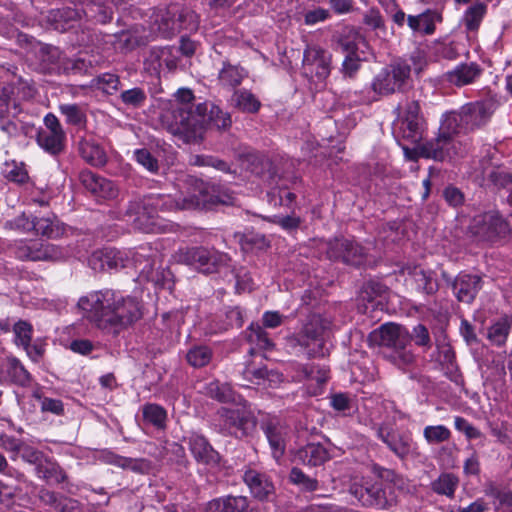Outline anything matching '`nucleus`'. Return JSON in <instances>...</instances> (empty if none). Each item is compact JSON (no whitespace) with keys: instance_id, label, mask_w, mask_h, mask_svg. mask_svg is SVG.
Returning <instances> with one entry per match:
<instances>
[{"instance_id":"obj_1","label":"nucleus","mask_w":512,"mask_h":512,"mask_svg":"<svg viewBox=\"0 0 512 512\" xmlns=\"http://www.w3.org/2000/svg\"><path fill=\"white\" fill-rule=\"evenodd\" d=\"M190 89L181 88L162 114L165 128L184 143L202 139L205 127L225 130L231 126V116L213 103H193Z\"/></svg>"},{"instance_id":"obj_2","label":"nucleus","mask_w":512,"mask_h":512,"mask_svg":"<svg viewBox=\"0 0 512 512\" xmlns=\"http://www.w3.org/2000/svg\"><path fill=\"white\" fill-rule=\"evenodd\" d=\"M210 202L205 183L189 177L177 197L166 194L147 195L141 202L131 203L127 214L129 217L135 215L132 219L135 228L145 233H157L165 231L166 228V224L158 216L159 212L206 208Z\"/></svg>"},{"instance_id":"obj_3","label":"nucleus","mask_w":512,"mask_h":512,"mask_svg":"<svg viewBox=\"0 0 512 512\" xmlns=\"http://www.w3.org/2000/svg\"><path fill=\"white\" fill-rule=\"evenodd\" d=\"M77 305L85 318L112 333H119L142 317L137 298L112 289L87 293L79 298Z\"/></svg>"},{"instance_id":"obj_4","label":"nucleus","mask_w":512,"mask_h":512,"mask_svg":"<svg viewBox=\"0 0 512 512\" xmlns=\"http://www.w3.org/2000/svg\"><path fill=\"white\" fill-rule=\"evenodd\" d=\"M370 340L390 350L387 358L396 366L404 368L414 361L410 349L411 336L409 331L398 324L386 323L371 332Z\"/></svg>"},{"instance_id":"obj_5","label":"nucleus","mask_w":512,"mask_h":512,"mask_svg":"<svg viewBox=\"0 0 512 512\" xmlns=\"http://www.w3.org/2000/svg\"><path fill=\"white\" fill-rule=\"evenodd\" d=\"M331 322L318 314H313L301 331L288 338L291 347H300L308 358L324 357L329 353L327 339Z\"/></svg>"},{"instance_id":"obj_6","label":"nucleus","mask_w":512,"mask_h":512,"mask_svg":"<svg viewBox=\"0 0 512 512\" xmlns=\"http://www.w3.org/2000/svg\"><path fill=\"white\" fill-rule=\"evenodd\" d=\"M396 61L383 68L374 78L373 90L382 95H387L400 91L410 78L412 69L415 73H420L423 69V57L420 53H415L409 60Z\"/></svg>"},{"instance_id":"obj_7","label":"nucleus","mask_w":512,"mask_h":512,"mask_svg":"<svg viewBox=\"0 0 512 512\" xmlns=\"http://www.w3.org/2000/svg\"><path fill=\"white\" fill-rule=\"evenodd\" d=\"M213 427L225 436L243 438L255 430L256 418L245 406L221 407L213 418Z\"/></svg>"},{"instance_id":"obj_8","label":"nucleus","mask_w":512,"mask_h":512,"mask_svg":"<svg viewBox=\"0 0 512 512\" xmlns=\"http://www.w3.org/2000/svg\"><path fill=\"white\" fill-rule=\"evenodd\" d=\"M14 254L21 260L61 261L76 256L69 246L61 247L38 240L20 241L14 248Z\"/></svg>"},{"instance_id":"obj_9","label":"nucleus","mask_w":512,"mask_h":512,"mask_svg":"<svg viewBox=\"0 0 512 512\" xmlns=\"http://www.w3.org/2000/svg\"><path fill=\"white\" fill-rule=\"evenodd\" d=\"M468 151V143L461 139L449 138L438 133L435 139L427 141L421 147V153L426 158L436 161L453 160L464 156Z\"/></svg>"},{"instance_id":"obj_10","label":"nucleus","mask_w":512,"mask_h":512,"mask_svg":"<svg viewBox=\"0 0 512 512\" xmlns=\"http://www.w3.org/2000/svg\"><path fill=\"white\" fill-rule=\"evenodd\" d=\"M470 231L481 241L493 242L506 236L510 228L497 211H488L473 217Z\"/></svg>"},{"instance_id":"obj_11","label":"nucleus","mask_w":512,"mask_h":512,"mask_svg":"<svg viewBox=\"0 0 512 512\" xmlns=\"http://www.w3.org/2000/svg\"><path fill=\"white\" fill-rule=\"evenodd\" d=\"M331 54L318 45H307L303 54L304 74L316 81H324L331 72Z\"/></svg>"},{"instance_id":"obj_12","label":"nucleus","mask_w":512,"mask_h":512,"mask_svg":"<svg viewBox=\"0 0 512 512\" xmlns=\"http://www.w3.org/2000/svg\"><path fill=\"white\" fill-rule=\"evenodd\" d=\"M182 258L187 264L206 274L217 272L229 261L227 254L203 247L187 249Z\"/></svg>"},{"instance_id":"obj_13","label":"nucleus","mask_w":512,"mask_h":512,"mask_svg":"<svg viewBox=\"0 0 512 512\" xmlns=\"http://www.w3.org/2000/svg\"><path fill=\"white\" fill-rule=\"evenodd\" d=\"M13 95V86L0 87V129L9 136L17 134L18 124L14 119L21 112L20 105Z\"/></svg>"},{"instance_id":"obj_14","label":"nucleus","mask_w":512,"mask_h":512,"mask_svg":"<svg viewBox=\"0 0 512 512\" xmlns=\"http://www.w3.org/2000/svg\"><path fill=\"white\" fill-rule=\"evenodd\" d=\"M327 255L333 260H341L351 265H360L364 261L365 250L352 240L335 239L328 244Z\"/></svg>"},{"instance_id":"obj_15","label":"nucleus","mask_w":512,"mask_h":512,"mask_svg":"<svg viewBox=\"0 0 512 512\" xmlns=\"http://www.w3.org/2000/svg\"><path fill=\"white\" fill-rule=\"evenodd\" d=\"M31 374L24 367L22 362L13 355L1 358L0 362V384H15L27 387L31 383Z\"/></svg>"},{"instance_id":"obj_16","label":"nucleus","mask_w":512,"mask_h":512,"mask_svg":"<svg viewBox=\"0 0 512 512\" xmlns=\"http://www.w3.org/2000/svg\"><path fill=\"white\" fill-rule=\"evenodd\" d=\"M80 181L85 189L97 200H111L118 195V188L111 180L101 177L92 171H82L80 173Z\"/></svg>"},{"instance_id":"obj_17","label":"nucleus","mask_w":512,"mask_h":512,"mask_svg":"<svg viewBox=\"0 0 512 512\" xmlns=\"http://www.w3.org/2000/svg\"><path fill=\"white\" fill-rule=\"evenodd\" d=\"M262 429L269 442L273 458L279 461L284 455L286 446L287 427L278 417H268L262 423Z\"/></svg>"},{"instance_id":"obj_18","label":"nucleus","mask_w":512,"mask_h":512,"mask_svg":"<svg viewBox=\"0 0 512 512\" xmlns=\"http://www.w3.org/2000/svg\"><path fill=\"white\" fill-rule=\"evenodd\" d=\"M125 252L115 248H104L94 251L88 258V265L94 271H106L125 267L127 265Z\"/></svg>"},{"instance_id":"obj_19","label":"nucleus","mask_w":512,"mask_h":512,"mask_svg":"<svg viewBox=\"0 0 512 512\" xmlns=\"http://www.w3.org/2000/svg\"><path fill=\"white\" fill-rule=\"evenodd\" d=\"M402 272L405 275L406 285L426 294H434L438 290V283L432 271L425 270L421 266H408Z\"/></svg>"},{"instance_id":"obj_20","label":"nucleus","mask_w":512,"mask_h":512,"mask_svg":"<svg viewBox=\"0 0 512 512\" xmlns=\"http://www.w3.org/2000/svg\"><path fill=\"white\" fill-rule=\"evenodd\" d=\"M351 492L363 506L383 508L387 500L380 482L365 485L353 484Z\"/></svg>"},{"instance_id":"obj_21","label":"nucleus","mask_w":512,"mask_h":512,"mask_svg":"<svg viewBox=\"0 0 512 512\" xmlns=\"http://www.w3.org/2000/svg\"><path fill=\"white\" fill-rule=\"evenodd\" d=\"M481 277L460 273L453 282V291L460 302L471 303L482 287Z\"/></svg>"},{"instance_id":"obj_22","label":"nucleus","mask_w":512,"mask_h":512,"mask_svg":"<svg viewBox=\"0 0 512 512\" xmlns=\"http://www.w3.org/2000/svg\"><path fill=\"white\" fill-rule=\"evenodd\" d=\"M461 117V123L465 130H472L484 124L489 117V113L484 102H474L464 105L458 111Z\"/></svg>"},{"instance_id":"obj_23","label":"nucleus","mask_w":512,"mask_h":512,"mask_svg":"<svg viewBox=\"0 0 512 512\" xmlns=\"http://www.w3.org/2000/svg\"><path fill=\"white\" fill-rule=\"evenodd\" d=\"M378 437L400 458H405L413 447L412 438L407 434H396L384 427L378 429Z\"/></svg>"},{"instance_id":"obj_24","label":"nucleus","mask_w":512,"mask_h":512,"mask_svg":"<svg viewBox=\"0 0 512 512\" xmlns=\"http://www.w3.org/2000/svg\"><path fill=\"white\" fill-rule=\"evenodd\" d=\"M244 481L252 495L260 500L267 499L274 491V486L268 477L256 470H247L244 474Z\"/></svg>"},{"instance_id":"obj_25","label":"nucleus","mask_w":512,"mask_h":512,"mask_svg":"<svg viewBox=\"0 0 512 512\" xmlns=\"http://www.w3.org/2000/svg\"><path fill=\"white\" fill-rule=\"evenodd\" d=\"M190 451L199 462L210 463L218 459V453L202 434L192 432L188 437Z\"/></svg>"},{"instance_id":"obj_26","label":"nucleus","mask_w":512,"mask_h":512,"mask_svg":"<svg viewBox=\"0 0 512 512\" xmlns=\"http://www.w3.org/2000/svg\"><path fill=\"white\" fill-rule=\"evenodd\" d=\"M482 74L481 67L476 63H464L457 65L446 75L447 81L456 86H464L473 83Z\"/></svg>"},{"instance_id":"obj_27","label":"nucleus","mask_w":512,"mask_h":512,"mask_svg":"<svg viewBox=\"0 0 512 512\" xmlns=\"http://www.w3.org/2000/svg\"><path fill=\"white\" fill-rule=\"evenodd\" d=\"M248 499L244 496H228L213 499L207 503L206 512H245Z\"/></svg>"},{"instance_id":"obj_28","label":"nucleus","mask_w":512,"mask_h":512,"mask_svg":"<svg viewBox=\"0 0 512 512\" xmlns=\"http://www.w3.org/2000/svg\"><path fill=\"white\" fill-rule=\"evenodd\" d=\"M65 140L64 131L39 130L36 136L37 144L51 155H57L63 151Z\"/></svg>"},{"instance_id":"obj_29","label":"nucleus","mask_w":512,"mask_h":512,"mask_svg":"<svg viewBox=\"0 0 512 512\" xmlns=\"http://www.w3.org/2000/svg\"><path fill=\"white\" fill-rule=\"evenodd\" d=\"M296 459L304 465L319 466L329 459V453L323 445L309 443L297 451Z\"/></svg>"},{"instance_id":"obj_30","label":"nucleus","mask_w":512,"mask_h":512,"mask_svg":"<svg viewBox=\"0 0 512 512\" xmlns=\"http://www.w3.org/2000/svg\"><path fill=\"white\" fill-rule=\"evenodd\" d=\"M441 21V16L436 11H426L417 16H408V26L416 32L427 35L433 34L435 31V23Z\"/></svg>"},{"instance_id":"obj_31","label":"nucleus","mask_w":512,"mask_h":512,"mask_svg":"<svg viewBox=\"0 0 512 512\" xmlns=\"http://www.w3.org/2000/svg\"><path fill=\"white\" fill-rule=\"evenodd\" d=\"M178 24H176L175 21H172V23H165V27H159V30L163 33H169L176 29H186L188 31H195L198 28L199 25V16L193 11L188 8L182 9L179 12L178 16Z\"/></svg>"},{"instance_id":"obj_32","label":"nucleus","mask_w":512,"mask_h":512,"mask_svg":"<svg viewBox=\"0 0 512 512\" xmlns=\"http://www.w3.org/2000/svg\"><path fill=\"white\" fill-rule=\"evenodd\" d=\"M39 498L44 504L52 506L57 512H72L77 508L76 500L66 498L47 489L40 490Z\"/></svg>"},{"instance_id":"obj_33","label":"nucleus","mask_w":512,"mask_h":512,"mask_svg":"<svg viewBox=\"0 0 512 512\" xmlns=\"http://www.w3.org/2000/svg\"><path fill=\"white\" fill-rule=\"evenodd\" d=\"M79 152L82 158L93 166H102L106 163L104 150L91 140H81L79 142Z\"/></svg>"},{"instance_id":"obj_34","label":"nucleus","mask_w":512,"mask_h":512,"mask_svg":"<svg viewBox=\"0 0 512 512\" xmlns=\"http://www.w3.org/2000/svg\"><path fill=\"white\" fill-rule=\"evenodd\" d=\"M179 49L175 47L154 48L151 52L152 61L157 63L160 70L167 69L169 71L176 68L178 63Z\"/></svg>"},{"instance_id":"obj_35","label":"nucleus","mask_w":512,"mask_h":512,"mask_svg":"<svg viewBox=\"0 0 512 512\" xmlns=\"http://www.w3.org/2000/svg\"><path fill=\"white\" fill-rule=\"evenodd\" d=\"M462 131H466L458 111L447 112L443 115L439 133L449 138L460 139Z\"/></svg>"},{"instance_id":"obj_36","label":"nucleus","mask_w":512,"mask_h":512,"mask_svg":"<svg viewBox=\"0 0 512 512\" xmlns=\"http://www.w3.org/2000/svg\"><path fill=\"white\" fill-rule=\"evenodd\" d=\"M36 475L38 478L46 481H54L56 483H63L67 479L64 470L55 462L44 459L37 467H35Z\"/></svg>"},{"instance_id":"obj_37","label":"nucleus","mask_w":512,"mask_h":512,"mask_svg":"<svg viewBox=\"0 0 512 512\" xmlns=\"http://www.w3.org/2000/svg\"><path fill=\"white\" fill-rule=\"evenodd\" d=\"M297 368L298 371L294 377L298 381H315L318 385H323L329 379V370L325 366L298 365Z\"/></svg>"},{"instance_id":"obj_38","label":"nucleus","mask_w":512,"mask_h":512,"mask_svg":"<svg viewBox=\"0 0 512 512\" xmlns=\"http://www.w3.org/2000/svg\"><path fill=\"white\" fill-rule=\"evenodd\" d=\"M247 340L255 347H251L249 352L253 354L255 348L260 350H271L274 346L271 339L268 337L267 332L259 324H251L247 330Z\"/></svg>"},{"instance_id":"obj_39","label":"nucleus","mask_w":512,"mask_h":512,"mask_svg":"<svg viewBox=\"0 0 512 512\" xmlns=\"http://www.w3.org/2000/svg\"><path fill=\"white\" fill-rule=\"evenodd\" d=\"M236 108L245 113H256L261 107L258 98L249 90H236L232 96Z\"/></svg>"},{"instance_id":"obj_40","label":"nucleus","mask_w":512,"mask_h":512,"mask_svg":"<svg viewBox=\"0 0 512 512\" xmlns=\"http://www.w3.org/2000/svg\"><path fill=\"white\" fill-rule=\"evenodd\" d=\"M459 479L452 473H442L431 483V489L438 495L453 498L458 487Z\"/></svg>"},{"instance_id":"obj_41","label":"nucleus","mask_w":512,"mask_h":512,"mask_svg":"<svg viewBox=\"0 0 512 512\" xmlns=\"http://www.w3.org/2000/svg\"><path fill=\"white\" fill-rule=\"evenodd\" d=\"M487 12L484 3H475L464 13L463 24L468 32H476Z\"/></svg>"},{"instance_id":"obj_42","label":"nucleus","mask_w":512,"mask_h":512,"mask_svg":"<svg viewBox=\"0 0 512 512\" xmlns=\"http://www.w3.org/2000/svg\"><path fill=\"white\" fill-rule=\"evenodd\" d=\"M59 111L70 125L82 127L86 124L87 117L85 109L77 104H61Z\"/></svg>"},{"instance_id":"obj_43","label":"nucleus","mask_w":512,"mask_h":512,"mask_svg":"<svg viewBox=\"0 0 512 512\" xmlns=\"http://www.w3.org/2000/svg\"><path fill=\"white\" fill-rule=\"evenodd\" d=\"M246 75L244 69L239 66L224 64L219 72V80L225 86L235 87L241 84Z\"/></svg>"},{"instance_id":"obj_44","label":"nucleus","mask_w":512,"mask_h":512,"mask_svg":"<svg viewBox=\"0 0 512 512\" xmlns=\"http://www.w3.org/2000/svg\"><path fill=\"white\" fill-rule=\"evenodd\" d=\"M119 77L111 73H103L91 80L89 87L99 89L106 94H113L119 89Z\"/></svg>"},{"instance_id":"obj_45","label":"nucleus","mask_w":512,"mask_h":512,"mask_svg":"<svg viewBox=\"0 0 512 512\" xmlns=\"http://www.w3.org/2000/svg\"><path fill=\"white\" fill-rule=\"evenodd\" d=\"M12 331L14 334L13 342L17 347L23 348L32 341L34 329L31 323L18 320L14 323Z\"/></svg>"},{"instance_id":"obj_46","label":"nucleus","mask_w":512,"mask_h":512,"mask_svg":"<svg viewBox=\"0 0 512 512\" xmlns=\"http://www.w3.org/2000/svg\"><path fill=\"white\" fill-rule=\"evenodd\" d=\"M509 330L508 319L501 318L489 327L487 337L493 344L500 346L506 342Z\"/></svg>"},{"instance_id":"obj_47","label":"nucleus","mask_w":512,"mask_h":512,"mask_svg":"<svg viewBox=\"0 0 512 512\" xmlns=\"http://www.w3.org/2000/svg\"><path fill=\"white\" fill-rule=\"evenodd\" d=\"M143 418L148 423L157 428H163L167 418V413L163 407L157 404H146L142 409Z\"/></svg>"},{"instance_id":"obj_48","label":"nucleus","mask_w":512,"mask_h":512,"mask_svg":"<svg viewBox=\"0 0 512 512\" xmlns=\"http://www.w3.org/2000/svg\"><path fill=\"white\" fill-rule=\"evenodd\" d=\"M245 374L247 377L251 375L253 379H255V383L257 385L271 387L273 384L279 383L281 381V374L275 371H268L266 368H259L256 370L246 368Z\"/></svg>"},{"instance_id":"obj_49","label":"nucleus","mask_w":512,"mask_h":512,"mask_svg":"<svg viewBox=\"0 0 512 512\" xmlns=\"http://www.w3.org/2000/svg\"><path fill=\"white\" fill-rule=\"evenodd\" d=\"M423 436L430 445H436L448 441L451 431L444 425H429L423 430Z\"/></svg>"},{"instance_id":"obj_50","label":"nucleus","mask_w":512,"mask_h":512,"mask_svg":"<svg viewBox=\"0 0 512 512\" xmlns=\"http://www.w3.org/2000/svg\"><path fill=\"white\" fill-rule=\"evenodd\" d=\"M398 134L409 142L416 143L422 137V122L400 120Z\"/></svg>"},{"instance_id":"obj_51","label":"nucleus","mask_w":512,"mask_h":512,"mask_svg":"<svg viewBox=\"0 0 512 512\" xmlns=\"http://www.w3.org/2000/svg\"><path fill=\"white\" fill-rule=\"evenodd\" d=\"M341 45L348 52L342 63V72L344 76L352 77L360 67V60L355 54V44L342 42Z\"/></svg>"},{"instance_id":"obj_52","label":"nucleus","mask_w":512,"mask_h":512,"mask_svg":"<svg viewBox=\"0 0 512 512\" xmlns=\"http://www.w3.org/2000/svg\"><path fill=\"white\" fill-rule=\"evenodd\" d=\"M53 19L56 21V29L66 30L73 27L71 22L81 18V12L73 8H65L52 12Z\"/></svg>"},{"instance_id":"obj_53","label":"nucleus","mask_w":512,"mask_h":512,"mask_svg":"<svg viewBox=\"0 0 512 512\" xmlns=\"http://www.w3.org/2000/svg\"><path fill=\"white\" fill-rule=\"evenodd\" d=\"M211 358L212 352L206 346H195L186 355L188 363L193 367H203L210 362Z\"/></svg>"},{"instance_id":"obj_54","label":"nucleus","mask_w":512,"mask_h":512,"mask_svg":"<svg viewBox=\"0 0 512 512\" xmlns=\"http://www.w3.org/2000/svg\"><path fill=\"white\" fill-rule=\"evenodd\" d=\"M33 216L23 212L14 219L8 220L4 224V228L7 230H13L20 233L31 232L33 225Z\"/></svg>"},{"instance_id":"obj_55","label":"nucleus","mask_w":512,"mask_h":512,"mask_svg":"<svg viewBox=\"0 0 512 512\" xmlns=\"http://www.w3.org/2000/svg\"><path fill=\"white\" fill-rule=\"evenodd\" d=\"M134 158L141 166L151 173H157L159 170L158 160L145 148L136 149Z\"/></svg>"},{"instance_id":"obj_56","label":"nucleus","mask_w":512,"mask_h":512,"mask_svg":"<svg viewBox=\"0 0 512 512\" xmlns=\"http://www.w3.org/2000/svg\"><path fill=\"white\" fill-rule=\"evenodd\" d=\"M22 441L15 436L5 433L0 434V448L10 454L11 460H16L19 457Z\"/></svg>"},{"instance_id":"obj_57","label":"nucleus","mask_w":512,"mask_h":512,"mask_svg":"<svg viewBox=\"0 0 512 512\" xmlns=\"http://www.w3.org/2000/svg\"><path fill=\"white\" fill-rule=\"evenodd\" d=\"M290 480L300 485L302 489L312 492L318 489V481L305 475L299 468H293L290 472Z\"/></svg>"},{"instance_id":"obj_58","label":"nucleus","mask_w":512,"mask_h":512,"mask_svg":"<svg viewBox=\"0 0 512 512\" xmlns=\"http://www.w3.org/2000/svg\"><path fill=\"white\" fill-rule=\"evenodd\" d=\"M207 393L220 402L232 400L231 389L228 385H221L219 382H211L206 387Z\"/></svg>"},{"instance_id":"obj_59","label":"nucleus","mask_w":512,"mask_h":512,"mask_svg":"<svg viewBox=\"0 0 512 512\" xmlns=\"http://www.w3.org/2000/svg\"><path fill=\"white\" fill-rule=\"evenodd\" d=\"M121 100L124 104L139 107L146 100V94L141 88H132L121 93Z\"/></svg>"},{"instance_id":"obj_60","label":"nucleus","mask_w":512,"mask_h":512,"mask_svg":"<svg viewBox=\"0 0 512 512\" xmlns=\"http://www.w3.org/2000/svg\"><path fill=\"white\" fill-rule=\"evenodd\" d=\"M330 404L336 411L346 414L353 408V399L346 393H336L330 397Z\"/></svg>"},{"instance_id":"obj_61","label":"nucleus","mask_w":512,"mask_h":512,"mask_svg":"<svg viewBox=\"0 0 512 512\" xmlns=\"http://www.w3.org/2000/svg\"><path fill=\"white\" fill-rule=\"evenodd\" d=\"M33 229L32 231L36 234H40L47 237L54 235V222L49 217H35L33 216Z\"/></svg>"},{"instance_id":"obj_62","label":"nucleus","mask_w":512,"mask_h":512,"mask_svg":"<svg viewBox=\"0 0 512 512\" xmlns=\"http://www.w3.org/2000/svg\"><path fill=\"white\" fill-rule=\"evenodd\" d=\"M19 456L30 464H34L36 467L40 464L45 458L41 451L35 449L32 446L26 445L22 443Z\"/></svg>"},{"instance_id":"obj_63","label":"nucleus","mask_w":512,"mask_h":512,"mask_svg":"<svg viewBox=\"0 0 512 512\" xmlns=\"http://www.w3.org/2000/svg\"><path fill=\"white\" fill-rule=\"evenodd\" d=\"M147 255L137 252L134 256V266L139 269L140 274L148 280H154L152 276V264L150 259L146 258Z\"/></svg>"},{"instance_id":"obj_64","label":"nucleus","mask_w":512,"mask_h":512,"mask_svg":"<svg viewBox=\"0 0 512 512\" xmlns=\"http://www.w3.org/2000/svg\"><path fill=\"white\" fill-rule=\"evenodd\" d=\"M5 174L8 180L16 183H24L28 179V174L22 165L13 163L12 165L7 164Z\"/></svg>"}]
</instances>
